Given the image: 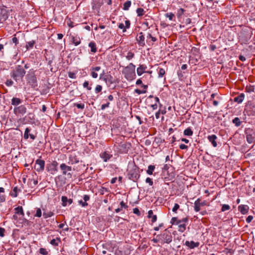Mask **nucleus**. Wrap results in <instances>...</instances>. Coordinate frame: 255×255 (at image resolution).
<instances>
[{
    "label": "nucleus",
    "instance_id": "nucleus-37",
    "mask_svg": "<svg viewBox=\"0 0 255 255\" xmlns=\"http://www.w3.org/2000/svg\"><path fill=\"white\" fill-rule=\"evenodd\" d=\"M136 13H137V16H141L144 14V10L142 8H138L136 9Z\"/></svg>",
    "mask_w": 255,
    "mask_h": 255
},
{
    "label": "nucleus",
    "instance_id": "nucleus-18",
    "mask_svg": "<svg viewBox=\"0 0 255 255\" xmlns=\"http://www.w3.org/2000/svg\"><path fill=\"white\" fill-rule=\"evenodd\" d=\"M136 40L140 46L144 45V37L142 33H140V35L136 38Z\"/></svg>",
    "mask_w": 255,
    "mask_h": 255
},
{
    "label": "nucleus",
    "instance_id": "nucleus-20",
    "mask_svg": "<svg viewBox=\"0 0 255 255\" xmlns=\"http://www.w3.org/2000/svg\"><path fill=\"white\" fill-rule=\"evenodd\" d=\"M120 208H118L117 209H116L115 210V211L116 213H119L121 211H123V208H125V209H127L128 208V205H127L123 201H122V202H121L120 203Z\"/></svg>",
    "mask_w": 255,
    "mask_h": 255
},
{
    "label": "nucleus",
    "instance_id": "nucleus-52",
    "mask_svg": "<svg viewBox=\"0 0 255 255\" xmlns=\"http://www.w3.org/2000/svg\"><path fill=\"white\" fill-rule=\"evenodd\" d=\"M68 76L69 78L72 79H75L76 78L75 73L72 72H68Z\"/></svg>",
    "mask_w": 255,
    "mask_h": 255
},
{
    "label": "nucleus",
    "instance_id": "nucleus-64",
    "mask_svg": "<svg viewBox=\"0 0 255 255\" xmlns=\"http://www.w3.org/2000/svg\"><path fill=\"white\" fill-rule=\"evenodd\" d=\"M179 148L181 149H187L188 148V146L184 144H181L179 145Z\"/></svg>",
    "mask_w": 255,
    "mask_h": 255
},
{
    "label": "nucleus",
    "instance_id": "nucleus-46",
    "mask_svg": "<svg viewBox=\"0 0 255 255\" xmlns=\"http://www.w3.org/2000/svg\"><path fill=\"white\" fill-rule=\"evenodd\" d=\"M102 86L100 85H97V86L96 87L95 89L96 93H97V94L101 92L102 91Z\"/></svg>",
    "mask_w": 255,
    "mask_h": 255
},
{
    "label": "nucleus",
    "instance_id": "nucleus-32",
    "mask_svg": "<svg viewBox=\"0 0 255 255\" xmlns=\"http://www.w3.org/2000/svg\"><path fill=\"white\" fill-rule=\"evenodd\" d=\"M165 74V70L162 68H158V74L159 78H162Z\"/></svg>",
    "mask_w": 255,
    "mask_h": 255
},
{
    "label": "nucleus",
    "instance_id": "nucleus-12",
    "mask_svg": "<svg viewBox=\"0 0 255 255\" xmlns=\"http://www.w3.org/2000/svg\"><path fill=\"white\" fill-rule=\"evenodd\" d=\"M208 139L212 143L213 147H216L217 146V136L215 134L208 135Z\"/></svg>",
    "mask_w": 255,
    "mask_h": 255
},
{
    "label": "nucleus",
    "instance_id": "nucleus-53",
    "mask_svg": "<svg viewBox=\"0 0 255 255\" xmlns=\"http://www.w3.org/2000/svg\"><path fill=\"white\" fill-rule=\"evenodd\" d=\"M179 208V205L178 204L176 203V204H175L174 206L173 207V208L172 209V211L175 213H176L177 210Z\"/></svg>",
    "mask_w": 255,
    "mask_h": 255
},
{
    "label": "nucleus",
    "instance_id": "nucleus-48",
    "mask_svg": "<svg viewBox=\"0 0 255 255\" xmlns=\"http://www.w3.org/2000/svg\"><path fill=\"white\" fill-rule=\"evenodd\" d=\"M165 15L166 17H168L171 20H172L173 18L174 17V14L171 12L167 13Z\"/></svg>",
    "mask_w": 255,
    "mask_h": 255
},
{
    "label": "nucleus",
    "instance_id": "nucleus-43",
    "mask_svg": "<svg viewBox=\"0 0 255 255\" xmlns=\"http://www.w3.org/2000/svg\"><path fill=\"white\" fill-rule=\"evenodd\" d=\"M53 215V213L51 211H49L47 213H44L43 214V216L45 219L50 217L52 216Z\"/></svg>",
    "mask_w": 255,
    "mask_h": 255
},
{
    "label": "nucleus",
    "instance_id": "nucleus-61",
    "mask_svg": "<svg viewBox=\"0 0 255 255\" xmlns=\"http://www.w3.org/2000/svg\"><path fill=\"white\" fill-rule=\"evenodd\" d=\"M109 105H110V103H109V102L105 104H103L101 106V109L104 110L105 108H108L109 107Z\"/></svg>",
    "mask_w": 255,
    "mask_h": 255
},
{
    "label": "nucleus",
    "instance_id": "nucleus-15",
    "mask_svg": "<svg viewBox=\"0 0 255 255\" xmlns=\"http://www.w3.org/2000/svg\"><path fill=\"white\" fill-rule=\"evenodd\" d=\"M30 130V129L29 128H27L25 130V131H24V138L26 139H28V137H29V136H30V138H31L32 139H35V136L33 135V134H29V132Z\"/></svg>",
    "mask_w": 255,
    "mask_h": 255
},
{
    "label": "nucleus",
    "instance_id": "nucleus-26",
    "mask_svg": "<svg viewBox=\"0 0 255 255\" xmlns=\"http://www.w3.org/2000/svg\"><path fill=\"white\" fill-rule=\"evenodd\" d=\"M89 46L91 48V51L95 53L97 51V47L96 44L93 42H91L89 44Z\"/></svg>",
    "mask_w": 255,
    "mask_h": 255
},
{
    "label": "nucleus",
    "instance_id": "nucleus-55",
    "mask_svg": "<svg viewBox=\"0 0 255 255\" xmlns=\"http://www.w3.org/2000/svg\"><path fill=\"white\" fill-rule=\"evenodd\" d=\"M133 213L135 214H136L138 216L140 215V211L137 208H135L133 209Z\"/></svg>",
    "mask_w": 255,
    "mask_h": 255
},
{
    "label": "nucleus",
    "instance_id": "nucleus-13",
    "mask_svg": "<svg viewBox=\"0 0 255 255\" xmlns=\"http://www.w3.org/2000/svg\"><path fill=\"white\" fill-rule=\"evenodd\" d=\"M239 211L243 215L247 214L249 207L248 205H241L238 207Z\"/></svg>",
    "mask_w": 255,
    "mask_h": 255
},
{
    "label": "nucleus",
    "instance_id": "nucleus-29",
    "mask_svg": "<svg viewBox=\"0 0 255 255\" xmlns=\"http://www.w3.org/2000/svg\"><path fill=\"white\" fill-rule=\"evenodd\" d=\"M193 133V132L191 128H188L186 129H185L184 131V134L185 135L191 136L192 135Z\"/></svg>",
    "mask_w": 255,
    "mask_h": 255
},
{
    "label": "nucleus",
    "instance_id": "nucleus-34",
    "mask_svg": "<svg viewBox=\"0 0 255 255\" xmlns=\"http://www.w3.org/2000/svg\"><path fill=\"white\" fill-rule=\"evenodd\" d=\"M35 43V42L34 40H32V41L27 42L26 44V49L28 50L29 49L33 48Z\"/></svg>",
    "mask_w": 255,
    "mask_h": 255
},
{
    "label": "nucleus",
    "instance_id": "nucleus-57",
    "mask_svg": "<svg viewBox=\"0 0 255 255\" xmlns=\"http://www.w3.org/2000/svg\"><path fill=\"white\" fill-rule=\"evenodd\" d=\"M79 203L82 206V207H86L88 206V203L86 202H83L82 200L79 201Z\"/></svg>",
    "mask_w": 255,
    "mask_h": 255
},
{
    "label": "nucleus",
    "instance_id": "nucleus-49",
    "mask_svg": "<svg viewBox=\"0 0 255 255\" xmlns=\"http://www.w3.org/2000/svg\"><path fill=\"white\" fill-rule=\"evenodd\" d=\"M83 87L84 88H86L88 90H91V87L89 86V82L88 81H85L83 83Z\"/></svg>",
    "mask_w": 255,
    "mask_h": 255
},
{
    "label": "nucleus",
    "instance_id": "nucleus-41",
    "mask_svg": "<svg viewBox=\"0 0 255 255\" xmlns=\"http://www.w3.org/2000/svg\"><path fill=\"white\" fill-rule=\"evenodd\" d=\"M134 56V54L131 52V51H129L127 53V55H126V58L129 60L130 59H131Z\"/></svg>",
    "mask_w": 255,
    "mask_h": 255
},
{
    "label": "nucleus",
    "instance_id": "nucleus-54",
    "mask_svg": "<svg viewBox=\"0 0 255 255\" xmlns=\"http://www.w3.org/2000/svg\"><path fill=\"white\" fill-rule=\"evenodd\" d=\"M145 182L147 183H148L149 184V185H150V186H152L153 185V181H152V179L149 177H147L146 179Z\"/></svg>",
    "mask_w": 255,
    "mask_h": 255
},
{
    "label": "nucleus",
    "instance_id": "nucleus-19",
    "mask_svg": "<svg viewBox=\"0 0 255 255\" xmlns=\"http://www.w3.org/2000/svg\"><path fill=\"white\" fill-rule=\"evenodd\" d=\"M101 156L103 159L104 161L106 162L112 157V155L105 151L101 154Z\"/></svg>",
    "mask_w": 255,
    "mask_h": 255
},
{
    "label": "nucleus",
    "instance_id": "nucleus-60",
    "mask_svg": "<svg viewBox=\"0 0 255 255\" xmlns=\"http://www.w3.org/2000/svg\"><path fill=\"white\" fill-rule=\"evenodd\" d=\"M4 229L2 228H0V236L3 237L4 236Z\"/></svg>",
    "mask_w": 255,
    "mask_h": 255
},
{
    "label": "nucleus",
    "instance_id": "nucleus-50",
    "mask_svg": "<svg viewBox=\"0 0 255 255\" xmlns=\"http://www.w3.org/2000/svg\"><path fill=\"white\" fill-rule=\"evenodd\" d=\"M74 106H76V107L78 108V109H81L82 110L84 109V107H85V105L84 104L75 103V104H74Z\"/></svg>",
    "mask_w": 255,
    "mask_h": 255
},
{
    "label": "nucleus",
    "instance_id": "nucleus-6",
    "mask_svg": "<svg viewBox=\"0 0 255 255\" xmlns=\"http://www.w3.org/2000/svg\"><path fill=\"white\" fill-rule=\"evenodd\" d=\"M8 16V11L4 7H0V23L5 21Z\"/></svg>",
    "mask_w": 255,
    "mask_h": 255
},
{
    "label": "nucleus",
    "instance_id": "nucleus-36",
    "mask_svg": "<svg viewBox=\"0 0 255 255\" xmlns=\"http://www.w3.org/2000/svg\"><path fill=\"white\" fill-rule=\"evenodd\" d=\"M186 230V225L185 224L178 225V231L181 233L184 232Z\"/></svg>",
    "mask_w": 255,
    "mask_h": 255
},
{
    "label": "nucleus",
    "instance_id": "nucleus-7",
    "mask_svg": "<svg viewBox=\"0 0 255 255\" xmlns=\"http://www.w3.org/2000/svg\"><path fill=\"white\" fill-rule=\"evenodd\" d=\"M69 163L71 164L78 163L79 162V158L75 153H71L69 156Z\"/></svg>",
    "mask_w": 255,
    "mask_h": 255
},
{
    "label": "nucleus",
    "instance_id": "nucleus-1",
    "mask_svg": "<svg viewBox=\"0 0 255 255\" xmlns=\"http://www.w3.org/2000/svg\"><path fill=\"white\" fill-rule=\"evenodd\" d=\"M153 236H156L155 238L151 240V241L154 243H159L163 245L164 244H169L172 241V236L171 233L166 230L163 233L159 235H156V233H154Z\"/></svg>",
    "mask_w": 255,
    "mask_h": 255
},
{
    "label": "nucleus",
    "instance_id": "nucleus-51",
    "mask_svg": "<svg viewBox=\"0 0 255 255\" xmlns=\"http://www.w3.org/2000/svg\"><path fill=\"white\" fill-rule=\"evenodd\" d=\"M118 27L121 29H123V31L124 32L125 31H126V29L125 28V25L124 23H120L119 25H118Z\"/></svg>",
    "mask_w": 255,
    "mask_h": 255
},
{
    "label": "nucleus",
    "instance_id": "nucleus-63",
    "mask_svg": "<svg viewBox=\"0 0 255 255\" xmlns=\"http://www.w3.org/2000/svg\"><path fill=\"white\" fill-rule=\"evenodd\" d=\"M177 217H173L172 219H171V223L173 225V224H176V223L177 222Z\"/></svg>",
    "mask_w": 255,
    "mask_h": 255
},
{
    "label": "nucleus",
    "instance_id": "nucleus-27",
    "mask_svg": "<svg viewBox=\"0 0 255 255\" xmlns=\"http://www.w3.org/2000/svg\"><path fill=\"white\" fill-rule=\"evenodd\" d=\"M61 242L60 239L59 238H57L56 239H53L50 241V244L54 246H58L59 243Z\"/></svg>",
    "mask_w": 255,
    "mask_h": 255
},
{
    "label": "nucleus",
    "instance_id": "nucleus-2",
    "mask_svg": "<svg viewBox=\"0 0 255 255\" xmlns=\"http://www.w3.org/2000/svg\"><path fill=\"white\" fill-rule=\"evenodd\" d=\"M135 65L131 63L123 70V72L127 80L131 81L135 78Z\"/></svg>",
    "mask_w": 255,
    "mask_h": 255
},
{
    "label": "nucleus",
    "instance_id": "nucleus-39",
    "mask_svg": "<svg viewBox=\"0 0 255 255\" xmlns=\"http://www.w3.org/2000/svg\"><path fill=\"white\" fill-rule=\"evenodd\" d=\"M62 201V205L63 206L65 207L67 205V203L68 202V198L66 196H63L61 197Z\"/></svg>",
    "mask_w": 255,
    "mask_h": 255
},
{
    "label": "nucleus",
    "instance_id": "nucleus-40",
    "mask_svg": "<svg viewBox=\"0 0 255 255\" xmlns=\"http://www.w3.org/2000/svg\"><path fill=\"white\" fill-rule=\"evenodd\" d=\"M66 21L67 24L69 27L72 28L74 26V25L73 24V22L70 18H67L66 19Z\"/></svg>",
    "mask_w": 255,
    "mask_h": 255
},
{
    "label": "nucleus",
    "instance_id": "nucleus-56",
    "mask_svg": "<svg viewBox=\"0 0 255 255\" xmlns=\"http://www.w3.org/2000/svg\"><path fill=\"white\" fill-rule=\"evenodd\" d=\"M12 42L15 44V45L18 44V40L17 38L15 37V35L12 38Z\"/></svg>",
    "mask_w": 255,
    "mask_h": 255
},
{
    "label": "nucleus",
    "instance_id": "nucleus-24",
    "mask_svg": "<svg viewBox=\"0 0 255 255\" xmlns=\"http://www.w3.org/2000/svg\"><path fill=\"white\" fill-rule=\"evenodd\" d=\"M72 43L75 45L77 46L81 43L80 38L79 37L73 36L72 37Z\"/></svg>",
    "mask_w": 255,
    "mask_h": 255
},
{
    "label": "nucleus",
    "instance_id": "nucleus-4",
    "mask_svg": "<svg viewBox=\"0 0 255 255\" xmlns=\"http://www.w3.org/2000/svg\"><path fill=\"white\" fill-rule=\"evenodd\" d=\"M60 168L63 175L66 176L69 178L72 177V167L71 166L67 165L65 163H62L60 165Z\"/></svg>",
    "mask_w": 255,
    "mask_h": 255
},
{
    "label": "nucleus",
    "instance_id": "nucleus-22",
    "mask_svg": "<svg viewBox=\"0 0 255 255\" xmlns=\"http://www.w3.org/2000/svg\"><path fill=\"white\" fill-rule=\"evenodd\" d=\"M201 206L200 204V199H198L195 201L194 203V210L196 212H198L200 210V207Z\"/></svg>",
    "mask_w": 255,
    "mask_h": 255
},
{
    "label": "nucleus",
    "instance_id": "nucleus-10",
    "mask_svg": "<svg viewBox=\"0 0 255 255\" xmlns=\"http://www.w3.org/2000/svg\"><path fill=\"white\" fill-rule=\"evenodd\" d=\"M58 165V162L54 160L51 163L47 166V169L48 171H57V166Z\"/></svg>",
    "mask_w": 255,
    "mask_h": 255
},
{
    "label": "nucleus",
    "instance_id": "nucleus-44",
    "mask_svg": "<svg viewBox=\"0 0 255 255\" xmlns=\"http://www.w3.org/2000/svg\"><path fill=\"white\" fill-rule=\"evenodd\" d=\"M139 176V175H138L137 173H132L130 174V176L129 177L130 179H132V180H134L137 179Z\"/></svg>",
    "mask_w": 255,
    "mask_h": 255
},
{
    "label": "nucleus",
    "instance_id": "nucleus-14",
    "mask_svg": "<svg viewBox=\"0 0 255 255\" xmlns=\"http://www.w3.org/2000/svg\"><path fill=\"white\" fill-rule=\"evenodd\" d=\"M185 245L190 249H194L195 247H198L199 245V242H194V241H186Z\"/></svg>",
    "mask_w": 255,
    "mask_h": 255
},
{
    "label": "nucleus",
    "instance_id": "nucleus-58",
    "mask_svg": "<svg viewBox=\"0 0 255 255\" xmlns=\"http://www.w3.org/2000/svg\"><path fill=\"white\" fill-rule=\"evenodd\" d=\"M147 37L151 38V40L153 42H155L156 40V38L155 37H153L150 33L148 34Z\"/></svg>",
    "mask_w": 255,
    "mask_h": 255
},
{
    "label": "nucleus",
    "instance_id": "nucleus-33",
    "mask_svg": "<svg viewBox=\"0 0 255 255\" xmlns=\"http://www.w3.org/2000/svg\"><path fill=\"white\" fill-rule=\"evenodd\" d=\"M131 5V1L127 0L126 1L123 5V9L127 10Z\"/></svg>",
    "mask_w": 255,
    "mask_h": 255
},
{
    "label": "nucleus",
    "instance_id": "nucleus-45",
    "mask_svg": "<svg viewBox=\"0 0 255 255\" xmlns=\"http://www.w3.org/2000/svg\"><path fill=\"white\" fill-rule=\"evenodd\" d=\"M230 206L229 205H227V204H224L222 205L221 211L222 212H224V211L230 210Z\"/></svg>",
    "mask_w": 255,
    "mask_h": 255
},
{
    "label": "nucleus",
    "instance_id": "nucleus-11",
    "mask_svg": "<svg viewBox=\"0 0 255 255\" xmlns=\"http://www.w3.org/2000/svg\"><path fill=\"white\" fill-rule=\"evenodd\" d=\"M26 109L23 105H21L19 107H15L14 109V112L15 114H23L26 113Z\"/></svg>",
    "mask_w": 255,
    "mask_h": 255
},
{
    "label": "nucleus",
    "instance_id": "nucleus-47",
    "mask_svg": "<svg viewBox=\"0 0 255 255\" xmlns=\"http://www.w3.org/2000/svg\"><path fill=\"white\" fill-rule=\"evenodd\" d=\"M41 215L42 212L41 209L40 208H37L35 216L37 217H40Z\"/></svg>",
    "mask_w": 255,
    "mask_h": 255
},
{
    "label": "nucleus",
    "instance_id": "nucleus-8",
    "mask_svg": "<svg viewBox=\"0 0 255 255\" xmlns=\"http://www.w3.org/2000/svg\"><path fill=\"white\" fill-rule=\"evenodd\" d=\"M27 81L31 85L35 86L37 82L36 77L33 74H28L27 75Z\"/></svg>",
    "mask_w": 255,
    "mask_h": 255
},
{
    "label": "nucleus",
    "instance_id": "nucleus-59",
    "mask_svg": "<svg viewBox=\"0 0 255 255\" xmlns=\"http://www.w3.org/2000/svg\"><path fill=\"white\" fill-rule=\"evenodd\" d=\"M5 84L7 86H10L13 84V82L11 80H7L6 82H5Z\"/></svg>",
    "mask_w": 255,
    "mask_h": 255
},
{
    "label": "nucleus",
    "instance_id": "nucleus-31",
    "mask_svg": "<svg viewBox=\"0 0 255 255\" xmlns=\"http://www.w3.org/2000/svg\"><path fill=\"white\" fill-rule=\"evenodd\" d=\"M14 210L15 211L16 214L24 215V212L21 206H18L17 207L15 208Z\"/></svg>",
    "mask_w": 255,
    "mask_h": 255
},
{
    "label": "nucleus",
    "instance_id": "nucleus-17",
    "mask_svg": "<svg viewBox=\"0 0 255 255\" xmlns=\"http://www.w3.org/2000/svg\"><path fill=\"white\" fill-rule=\"evenodd\" d=\"M101 69L100 66H97L93 68L92 69L91 76L94 78H97L98 77V74L96 73L97 71H99Z\"/></svg>",
    "mask_w": 255,
    "mask_h": 255
},
{
    "label": "nucleus",
    "instance_id": "nucleus-35",
    "mask_svg": "<svg viewBox=\"0 0 255 255\" xmlns=\"http://www.w3.org/2000/svg\"><path fill=\"white\" fill-rule=\"evenodd\" d=\"M233 123L236 126L239 127L241 124V122L239 118L236 117L233 120Z\"/></svg>",
    "mask_w": 255,
    "mask_h": 255
},
{
    "label": "nucleus",
    "instance_id": "nucleus-16",
    "mask_svg": "<svg viewBox=\"0 0 255 255\" xmlns=\"http://www.w3.org/2000/svg\"><path fill=\"white\" fill-rule=\"evenodd\" d=\"M244 98H245V94L243 93H241L238 96L234 98V101L235 102H237V103L240 104V103H241L243 101Z\"/></svg>",
    "mask_w": 255,
    "mask_h": 255
},
{
    "label": "nucleus",
    "instance_id": "nucleus-30",
    "mask_svg": "<svg viewBox=\"0 0 255 255\" xmlns=\"http://www.w3.org/2000/svg\"><path fill=\"white\" fill-rule=\"evenodd\" d=\"M155 166L152 165H150L148 167V169L146 171V173L149 175H152L153 174V171L155 169Z\"/></svg>",
    "mask_w": 255,
    "mask_h": 255
},
{
    "label": "nucleus",
    "instance_id": "nucleus-28",
    "mask_svg": "<svg viewBox=\"0 0 255 255\" xmlns=\"http://www.w3.org/2000/svg\"><path fill=\"white\" fill-rule=\"evenodd\" d=\"M4 192V189L2 187H0V202H2L4 201V195L3 194Z\"/></svg>",
    "mask_w": 255,
    "mask_h": 255
},
{
    "label": "nucleus",
    "instance_id": "nucleus-9",
    "mask_svg": "<svg viewBox=\"0 0 255 255\" xmlns=\"http://www.w3.org/2000/svg\"><path fill=\"white\" fill-rule=\"evenodd\" d=\"M147 68V66L144 64H139L136 69L137 75L141 76L142 74L145 73Z\"/></svg>",
    "mask_w": 255,
    "mask_h": 255
},
{
    "label": "nucleus",
    "instance_id": "nucleus-25",
    "mask_svg": "<svg viewBox=\"0 0 255 255\" xmlns=\"http://www.w3.org/2000/svg\"><path fill=\"white\" fill-rule=\"evenodd\" d=\"M21 102V100L19 98H13L11 100V104L14 106H17Z\"/></svg>",
    "mask_w": 255,
    "mask_h": 255
},
{
    "label": "nucleus",
    "instance_id": "nucleus-38",
    "mask_svg": "<svg viewBox=\"0 0 255 255\" xmlns=\"http://www.w3.org/2000/svg\"><path fill=\"white\" fill-rule=\"evenodd\" d=\"M185 10L183 8H180L177 10V16L178 18H180L181 16L184 14Z\"/></svg>",
    "mask_w": 255,
    "mask_h": 255
},
{
    "label": "nucleus",
    "instance_id": "nucleus-21",
    "mask_svg": "<svg viewBox=\"0 0 255 255\" xmlns=\"http://www.w3.org/2000/svg\"><path fill=\"white\" fill-rule=\"evenodd\" d=\"M247 140L249 143H252L255 141V136L251 134L247 133L246 135Z\"/></svg>",
    "mask_w": 255,
    "mask_h": 255
},
{
    "label": "nucleus",
    "instance_id": "nucleus-42",
    "mask_svg": "<svg viewBox=\"0 0 255 255\" xmlns=\"http://www.w3.org/2000/svg\"><path fill=\"white\" fill-rule=\"evenodd\" d=\"M39 253L43 255H48V252L46 250L45 248H40L39 249Z\"/></svg>",
    "mask_w": 255,
    "mask_h": 255
},
{
    "label": "nucleus",
    "instance_id": "nucleus-23",
    "mask_svg": "<svg viewBox=\"0 0 255 255\" xmlns=\"http://www.w3.org/2000/svg\"><path fill=\"white\" fill-rule=\"evenodd\" d=\"M148 217L151 219V222L152 223L155 222L157 220L156 216L153 215V211L152 210H149L148 212Z\"/></svg>",
    "mask_w": 255,
    "mask_h": 255
},
{
    "label": "nucleus",
    "instance_id": "nucleus-5",
    "mask_svg": "<svg viewBox=\"0 0 255 255\" xmlns=\"http://www.w3.org/2000/svg\"><path fill=\"white\" fill-rule=\"evenodd\" d=\"M45 161L43 160L38 159L35 161L34 169L37 172L43 171L44 169Z\"/></svg>",
    "mask_w": 255,
    "mask_h": 255
},
{
    "label": "nucleus",
    "instance_id": "nucleus-3",
    "mask_svg": "<svg viewBox=\"0 0 255 255\" xmlns=\"http://www.w3.org/2000/svg\"><path fill=\"white\" fill-rule=\"evenodd\" d=\"M25 74V71L20 65L17 66L13 71L11 77L16 81L22 80Z\"/></svg>",
    "mask_w": 255,
    "mask_h": 255
},
{
    "label": "nucleus",
    "instance_id": "nucleus-62",
    "mask_svg": "<svg viewBox=\"0 0 255 255\" xmlns=\"http://www.w3.org/2000/svg\"><path fill=\"white\" fill-rule=\"evenodd\" d=\"M253 217L252 216H249L247 219H246V222L248 223H250L252 220H253Z\"/></svg>",
    "mask_w": 255,
    "mask_h": 255
}]
</instances>
